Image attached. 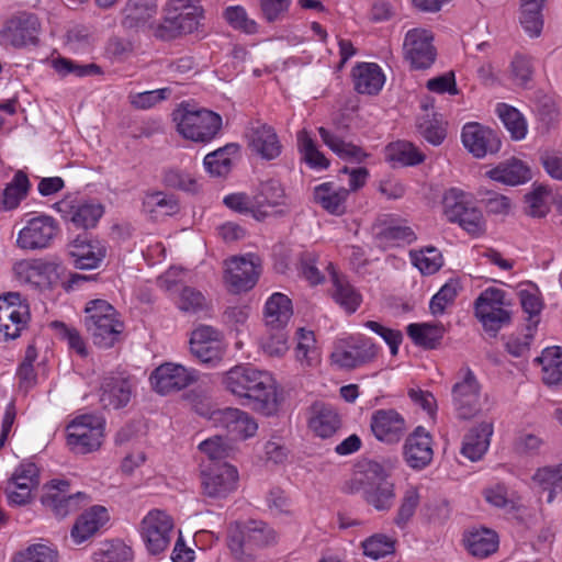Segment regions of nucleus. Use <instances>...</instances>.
<instances>
[{"label":"nucleus","mask_w":562,"mask_h":562,"mask_svg":"<svg viewBox=\"0 0 562 562\" xmlns=\"http://www.w3.org/2000/svg\"><path fill=\"white\" fill-rule=\"evenodd\" d=\"M222 384L227 392L247 401L254 411L265 416L274 415L279 409L276 381L267 371L251 366H235L225 372Z\"/></svg>","instance_id":"f257e3e1"},{"label":"nucleus","mask_w":562,"mask_h":562,"mask_svg":"<svg viewBox=\"0 0 562 562\" xmlns=\"http://www.w3.org/2000/svg\"><path fill=\"white\" fill-rule=\"evenodd\" d=\"M202 19L199 0H168L162 21L151 25L153 35L161 41L175 40L196 31Z\"/></svg>","instance_id":"f03ea898"},{"label":"nucleus","mask_w":562,"mask_h":562,"mask_svg":"<svg viewBox=\"0 0 562 562\" xmlns=\"http://www.w3.org/2000/svg\"><path fill=\"white\" fill-rule=\"evenodd\" d=\"M85 313V327L92 342L102 349L112 348L124 328L115 308L106 301L97 299L87 303Z\"/></svg>","instance_id":"7ed1b4c3"},{"label":"nucleus","mask_w":562,"mask_h":562,"mask_svg":"<svg viewBox=\"0 0 562 562\" xmlns=\"http://www.w3.org/2000/svg\"><path fill=\"white\" fill-rule=\"evenodd\" d=\"M172 115L178 132L193 142H210L222 128V116L206 109L181 104Z\"/></svg>","instance_id":"20e7f679"},{"label":"nucleus","mask_w":562,"mask_h":562,"mask_svg":"<svg viewBox=\"0 0 562 562\" xmlns=\"http://www.w3.org/2000/svg\"><path fill=\"white\" fill-rule=\"evenodd\" d=\"M104 436V422L94 415L76 417L67 426V445L77 454L98 450Z\"/></svg>","instance_id":"39448f33"},{"label":"nucleus","mask_w":562,"mask_h":562,"mask_svg":"<svg viewBox=\"0 0 562 562\" xmlns=\"http://www.w3.org/2000/svg\"><path fill=\"white\" fill-rule=\"evenodd\" d=\"M505 292L488 288L475 300V316L484 329L495 337L499 329L510 322V313L504 308Z\"/></svg>","instance_id":"423d86ee"},{"label":"nucleus","mask_w":562,"mask_h":562,"mask_svg":"<svg viewBox=\"0 0 562 562\" xmlns=\"http://www.w3.org/2000/svg\"><path fill=\"white\" fill-rule=\"evenodd\" d=\"M69 486L70 483L67 480H52L43 487L44 494L41 502L58 518L79 510L90 501L89 495L83 492L67 494Z\"/></svg>","instance_id":"0eeeda50"},{"label":"nucleus","mask_w":562,"mask_h":562,"mask_svg":"<svg viewBox=\"0 0 562 562\" xmlns=\"http://www.w3.org/2000/svg\"><path fill=\"white\" fill-rule=\"evenodd\" d=\"M190 350L201 363L215 367L226 350L223 334L212 326L200 325L191 333Z\"/></svg>","instance_id":"6e6552de"},{"label":"nucleus","mask_w":562,"mask_h":562,"mask_svg":"<svg viewBox=\"0 0 562 562\" xmlns=\"http://www.w3.org/2000/svg\"><path fill=\"white\" fill-rule=\"evenodd\" d=\"M139 529L146 549L150 554L156 555L168 548L173 521L165 512L153 509L143 518Z\"/></svg>","instance_id":"1a4fd4ad"},{"label":"nucleus","mask_w":562,"mask_h":562,"mask_svg":"<svg viewBox=\"0 0 562 562\" xmlns=\"http://www.w3.org/2000/svg\"><path fill=\"white\" fill-rule=\"evenodd\" d=\"M458 381L452 386L453 407L461 419L474 417L480 407V384L470 368H462Z\"/></svg>","instance_id":"9d476101"},{"label":"nucleus","mask_w":562,"mask_h":562,"mask_svg":"<svg viewBox=\"0 0 562 562\" xmlns=\"http://www.w3.org/2000/svg\"><path fill=\"white\" fill-rule=\"evenodd\" d=\"M432 41L431 32L425 29H413L406 33L403 54L412 69L425 70L435 63L437 50Z\"/></svg>","instance_id":"9b49d317"},{"label":"nucleus","mask_w":562,"mask_h":562,"mask_svg":"<svg viewBox=\"0 0 562 562\" xmlns=\"http://www.w3.org/2000/svg\"><path fill=\"white\" fill-rule=\"evenodd\" d=\"M2 490L9 505L24 506L32 503L35 492V463L31 460L21 462L3 483Z\"/></svg>","instance_id":"f8f14e48"},{"label":"nucleus","mask_w":562,"mask_h":562,"mask_svg":"<svg viewBox=\"0 0 562 562\" xmlns=\"http://www.w3.org/2000/svg\"><path fill=\"white\" fill-rule=\"evenodd\" d=\"M261 272V260L254 254L233 257L226 261L225 282L235 293L248 291L255 286Z\"/></svg>","instance_id":"ddd939ff"},{"label":"nucleus","mask_w":562,"mask_h":562,"mask_svg":"<svg viewBox=\"0 0 562 562\" xmlns=\"http://www.w3.org/2000/svg\"><path fill=\"white\" fill-rule=\"evenodd\" d=\"M237 469L227 462L211 463L201 472L203 495L225 498L237 488Z\"/></svg>","instance_id":"4468645a"},{"label":"nucleus","mask_w":562,"mask_h":562,"mask_svg":"<svg viewBox=\"0 0 562 562\" xmlns=\"http://www.w3.org/2000/svg\"><path fill=\"white\" fill-rule=\"evenodd\" d=\"M195 370H189L181 364L167 362L160 364L150 374L154 390L166 395L186 389L198 380Z\"/></svg>","instance_id":"2eb2a0df"},{"label":"nucleus","mask_w":562,"mask_h":562,"mask_svg":"<svg viewBox=\"0 0 562 562\" xmlns=\"http://www.w3.org/2000/svg\"><path fill=\"white\" fill-rule=\"evenodd\" d=\"M378 346L370 339L359 336L346 346H337L331 360L342 369H355L372 362L378 356Z\"/></svg>","instance_id":"dca6fc26"},{"label":"nucleus","mask_w":562,"mask_h":562,"mask_svg":"<svg viewBox=\"0 0 562 562\" xmlns=\"http://www.w3.org/2000/svg\"><path fill=\"white\" fill-rule=\"evenodd\" d=\"M35 20L32 13L21 11L12 14L0 30V44L21 48L34 41Z\"/></svg>","instance_id":"f3484780"},{"label":"nucleus","mask_w":562,"mask_h":562,"mask_svg":"<svg viewBox=\"0 0 562 562\" xmlns=\"http://www.w3.org/2000/svg\"><path fill=\"white\" fill-rule=\"evenodd\" d=\"M249 148L262 159L272 160L280 156L282 145L274 128L261 121H252L246 130Z\"/></svg>","instance_id":"a211bd4d"},{"label":"nucleus","mask_w":562,"mask_h":562,"mask_svg":"<svg viewBox=\"0 0 562 562\" xmlns=\"http://www.w3.org/2000/svg\"><path fill=\"white\" fill-rule=\"evenodd\" d=\"M213 424L224 429L232 439H246L256 434L258 425L246 413L238 408L227 407L211 414Z\"/></svg>","instance_id":"6ab92c4d"},{"label":"nucleus","mask_w":562,"mask_h":562,"mask_svg":"<svg viewBox=\"0 0 562 562\" xmlns=\"http://www.w3.org/2000/svg\"><path fill=\"white\" fill-rule=\"evenodd\" d=\"M462 143L476 158L495 154L501 148V139L497 133L475 122L463 126Z\"/></svg>","instance_id":"aec40b11"},{"label":"nucleus","mask_w":562,"mask_h":562,"mask_svg":"<svg viewBox=\"0 0 562 562\" xmlns=\"http://www.w3.org/2000/svg\"><path fill=\"white\" fill-rule=\"evenodd\" d=\"M370 427L374 437L387 445L398 442L406 430L405 419L395 409L375 411L371 416Z\"/></svg>","instance_id":"412c9836"},{"label":"nucleus","mask_w":562,"mask_h":562,"mask_svg":"<svg viewBox=\"0 0 562 562\" xmlns=\"http://www.w3.org/2000/svg\"><path fill=\"white\" fill-rule=\"evenodd\" d=\"M68 254L75 268L90 270L98 268L106 256V247L99 240L78 236L68 246Z\"/></svg>","instance_id":"4be33fe9"},{"label":"nucleus","mask_w":562,"mask_h":562,"mask_svg":"<svg viewBox=\"0 0 562 562\" xmlns=\"http://www.w3.org/2000/svg\"><path fill=\"white\" fill-rule=\"evenodd\" d=\"M133 396V384L128 378L111 375L100 386V403L105 409L125 407Z\"/></svg>","instance_id":"5701e85b"},{"label":"nucleus","mask_w":562,"mask_h":562,"mask_svg":"<svg viewBox=\"0 0 562 562\" xmlns=\"http://www.w3.org/2000/svg\"><path fill=\"white\" fill-rule=\"evenodd\" d=\"M431 437L423 428L417 427L404 445V458L407 464L415 470H422L432 460Z\"/></svg>","instance_id":"b1692460"},{"label":"nucleus","mask_w":562,"mask_h":562,"mask_svg":"<svg viewBox=\"0 0 562 562\" xmlns=\"http://www.w3.org/2000/svg\"><path fill=\"white\" fill-rule=\"evenodd\" d=\"M355 89L361 94H376L383 87L384 75L376 64L362 63L352 69Z\"/></svg>","instance_id":"393cba45"},{"label":"nucleus","mask_w":562,"mask_h":562,"mask_svg":"<svg viewBox=\"0 0 562 562\" xmlns=\"http://www.w3.org/2000/svg\"><path fill=\"white\" fill-rule=\"evenodd\" d=\"M109 514L105 507L95 505L83 513L71 529V537L81 543L94 535L106 521Z\"/></svg>","instance_id":"a878e982"},{"label":"nucleus","mask_w":562,"mask_h":562,"mask_svg":"<svg viewBox=\"0 0 562 562\" xmlns=\"http://www.w3.org/2000/svg\"><path fill=\"white\" fill-rule=\"evenodd\" d=\"M492 434L493 425L491 423L484 422L471 428L464 436L461 453L471 461L481 459L490 446Z\"/></svg>","instance_id":"bb28decb"},{"label":"nucleus","mask_w":562,"mask_h":562,"mask_svg":"<svg viewBox=\"0 0 562 562\" xmlns=\"http://www.w3.org/2000/svg\"><path fill=\"white\" fill-rule=\"evenodd\" d=\"M348 195V189H336L330 182L322 183L314 189V201L328 213L337 216L346 213Z\"/></svg>","instance_id":"cd10ccee"},{"label":"nucleus","mask_w":562,"mask_h":562,"mask_svg":"<svg viewBox=\"0 0 562 562\" xmlns=\"http://www.w3.org/2000/svg\"><path fill=\"white\" fill-rule=\"evenodd\" d=\"M406 331L416 346L436 349L441 344L446 328L441 323H412Z\"/></svg>","instance_id":"c85d7f7f"},{"label":"nucleus","mask_w":562,"mask_h":562,"mask_svg":"<svg viewBox=\"0 0 562 562\" xmlns=\"http://www.w3.org/2000/svg\"><path fill=\"white\" fill-rule=\"evenodd\" d=\"M293 314L291 300L282 293H273L265 306V322L269 329L285 327Z\"/></svg>","instance_id":"c756f323"},{"label":"nucleus","mask_w":562,"mask_h":562,"mask_svg":"<svg viewBox=\"0 0 562 562\" xmlns=\"http://www.w3.org/2000/svg\"><path fill=\"white\" fill-rule=\"evenodd\" d=\"M487 176L497 182L517 186L530 179V170L521 160L513 158L487 171Z\"/></svg>","instance_id":"7c9ffc66"},{"label":"nucleus","mask_w":562,"mask_h":562,"mask_svg":"<svg viewBox=\"0 0 562 562\" xmlns=\"http://www.w3.org/2000/svg\"><path fill=\"white\" fill-rule=\"evenodd\" d=\"M363 498L376 510H387L392 507L395 497L394 485L391 482H363L360 481Z\"/></svg>","instance_id":"2f4dec72"},{"label":"nucleus","mask_w":562,"mask_h":562,"mask_svg":"<svg viewBox=\"0 0 562 562\" xmlns=\"http://www.w3.org/2000/svg\"><path fill=\"white\" fill-rule=\"evenodd\" d=\"M239 145L229 143L204 157L203 165L213 177H226L233 166L232 156L237 155Z\"/></svg>","instance_id":"473e14b6"},{"label":"nucleus","mask_w":562,"mask_h":562,"mask_svg":"<svg viewBox=\"0 0 562 562\" xmlns=\"http://www.w3.org/2000/svg\"><path fill=\"white\" fill-rule=\"evenodd\" d=\"M544 2L546 0H520L519 22L530 37H538L541 34Z\"/></svg>","instance_id":"72a5a7b5"},{"label":"nucleus","mask_w":562,"mask_h":562,"mask_svg":"<svg viewBox=\"0 0 562 562\" xmlns=\"http://www.w3.org/2000/svg\"><path fill=\"white\" fill-rule=\"evenodd\" d=\"M124 13L125 27L144 26L157 13V0H128Z\"/></svg>","instance_id":"f704fd0d"},{"label":"nucleus","mask_w":562,"mask_h":562,"mask_svg":"<svg viewBox=\"0 0 562 562\" xmlns=\"http://www.w3.org/2000/svg\"><path fill=\"white\" fill-rule=\"evenodd\" d=\"M340 426L338 414L328 406L314 405L310 428L321 438L331 437Z\"/></svg>","instance_id":"c9c22d12"},{"label":"nucleus","mask_w":562,"mask_h":562,"mask_svg":"<svg viewBox=\"0 0 562 562\" xmlns=\"http://www.w3.org/2000/svg\"><path fill=\"white\" fill-rule=\"evenodd\" d=\"M318 133L324 144L342 159H350L360 162L368 156L361 147L352 143L345 142L340 136L333 134L323 126L318 127Z\"/></svg>","instance_id":"e433bc0d"},{"label":"nucleus","mask_w":562,"mask_h":562,"mask_svg":"<svg viewBox=\"0 0 562 562\" xmlns=\"http://www.w3.org/2000/svg\"><path fill=\"white\" fill-rule=\"evenodd\" d=\"M385 157L389 161L401 166H415L425 160V155L412 143L398 140L386 146Z\"/></svg>","instance_id":"4c0bfd02"},{"label":"nucleus","mask_w":562,"mask_h":562,"mask_svg":"<svg viewBox=\"0 0 562 562\" xmlns=\"http://www.w3.org/2000/svg\"><path fill=\"white\" fill-rule=\"evenodd\" d=\"M467 548L469 552L477 558H486L494 553L498 548V536L491 529L483 528L474 530L467 537Z\"/></svg>","instance_id":"58836bf2"},{"label":"nucleus","mask_w":562,"mask_h":562,"mask_svg":"<svg viewBox=\"0 0 562 562\" xmlns=\"http://www.w3.org/2000/svg\"><path fill=\"white\" fill-rule=\"evenodd\" d=\"M538 361L542 364V381L547 385L562 383V352L559 347L546 348Z\"/></svg>","instance_id":"ea45409f"},{"label":"nucleus","mask_w":562,"mask_h":562,"mask_svg":"<svg viewBox=\"0 0 562 562\" xmlns=\"http://www.w3.org/2000/svg\"><path fill=\"white\" fill-rule=\"evenodd\" d=\"M50 66L61 77L74 75L76 77H92L101 76L103 74L102 68L97 64H78L69 58L58 56L52 59Z\"/></svg>","instance_id":"a19ab883"},{"label":"nucleus","mask_w":562,"mask_h":562,"mask_svg":"<svg viewBox=\"0 0 562 562\" xmlns=\"http://www.w3.org/2000/svg\"><path fill=\"white\" fill-rule=\"evenodd\" d=\"M469 195L462 190L451 188L442 198L443 214L449 222H456L462 213L473 206Z\"/></svg>","instance_id":"79ce46f5"},{"label":"nucleus","mask_w":562,"mask_h":562,"mask_svg":"<svg viewBox=\"0 0 562 562\" xmlns=\"http://www.w3.org/2000/svg\"><path fill=\"white\" fill-rule=\"evenodd\" d=\"M246 539L248 547L263 548L277 540V532L272 527L262 520L249 519L245 521Z\"/></svg>","instance_id":"37998d69"},{"label":"nucleus","mask_w":562,"mask_h":562,"mask_svg":"<svg viewBox=\"0 0 562 562\" xmlns=\"http://www.w3.org/2000/svg\"><path fill=\"white\" fill-rule=\"evenodd\" d=\"M31 182L23 171H18L9 182L2 194V204L5 210L15 209L26 196Z\"/></svg>","instance_id":"c03bdc74"},{"label":"nucleus","mask_w":562,"mask_h":562,"mask_svg":"<svg viewBox=\"0 0 562 562\" xmlns=\"http://www.w3.org/2000/svg\"><path fill=\"white\" fill-rule=\"evenodd\" d=\"M284 199V190L281 183L270 179L260 183L258 192L254 195V204L258 209L257 212L263 214L260 209L263 206L282 205Z\"/></svg>","instance_id":"a18cd8bd"},{"label":"nucleus","mask_w":562,"mask_h":562,"mask_svg":"<svg viewBox=\"0 0 562 562\" xmlns=\"http://www.w3.org/2000/svg\"><path fill=\"white\" fill-rule=\"evenodd\" d=\"M297 146L305 162L312 168L326 169L329 160L317 149L314 139L306 130L297 132Z\"/></svg>","instance_id":"49530a36"},{"label":"nucleus","mask_w":562,"mask_h":562,"mask_svg":"<svg viewBox=\"0 0 562 562\" xmlns=\"http://www.w3.org/2000/svg\"><path fill=\"white\" fill-rule=\"evenodd\" d=\"M63 267L57 258L37 259V289L52 290L60 281Z\"/></svg>","instance_id":"de8ad7c7"},{"label":"nucleus","mask_w":562,"mask_h":562,"mask_svg":"<svg viewBox=\"0 0 562 562\" xmlns=\"http://www.w3.org/2000/svg\"><path fill=\"white\" fill-rule=\"evenodd\" d=\"M94 34L86 25H75L67 31L66 46L75 54H87L92 50Z\"/></svg>","instance_id":"09e8293b"},{"label":"nucleus","mask_w":562,"mask_h":562,"mask_svg":"<svg viewBox=\"0 0 562 562\" xmlns=\"http://www.w3.org/2000/svg\"><path fill=\"white\" fill-rule=\"evenodd\" d=\"M104 213L101 203L86 202L72 207L70 221L81 228H91L97 225Z\"/></svg>","instance_id":"8fccbe9b"},{"label":"nucleus","mask_w":562,"mask_h":562,"mask_svg":"<svg viewBox=\"0 0 562 562\" xmlns=\"http://www.w3.org/2000/svg\"><path fill=\"white\" fill-rule=\"evenodd\" d=\"M334 281V299L349 314L355 313L361 303V295L346 280L338 276L333 277Z\"/></svg>","instance_id":"3c124183"},{"label":"nucleus","mask_w":562,"mask_h":562,"mask_svg":"<svg viewBox=\"0 0 562 562\" xmlns=\"http://www.w3.org/2000/svg\"><path fill=\"white\" fill-rule=\"evenodd\" d=\"M532 479L542 486V492L547 494V502L551 503L555 494L562 492V464L558 468L540 469Z\"/></svg>","instance_id":"603ef678"},{"label":"nucleus","mask_w":562,"mask_h":562,"mask_svg":"<svg viewBox=\"0 0 562 562\" xmlns=\"http://www.w3.org/2000/svg\"><path fill=\"white\" fill-rule=\"evenodd\" d=\"M360 477L355 479L350 482V485L348 487V491L350 493H356L361 490L360 481L363 480V482H389L386 480L387 472L383 464H381L378 461L374 460H368L364 461L362 464H360Z\"/></svg>","instance_id":"864d4df0"},{"label":"nucleus","mask_w":562,"mask_h":562,"mask_svg":"<svg viewBox=\"0 0 562 562\" xmlns=\"http://www.w3.org/2000/svg\"><path fill=\"white\" fill-rule=\"evenodd\" d=\"M497 111L512 137L514 139H522L527 133V125L519 111L506 104L498 105Z\"/></svg>","instance_id":"5fc2aeb1"},{"label":"nucleus","mask_w":562,"mask_h":562,"mask_svg":"<svg viewBox=\"0 0 562 562\" xmlns=\"http://www.w3.org/2000/svg\"><path fill=\"white\" fill-rule=\"evenodd\" d=\"M224 18L227 23L237 31L246 34H255L258 31V24L250 19L241 5H232L225 9Z\"/></svg>","instance_id":"6e6d98bb"},{"label":"nucleus","mask_w":562,"mask_h":562,"mask_svg":"<svg viewBox=\"0 0 562 562\" xmlns=\"http://www.w3.org/2000/svg\"><path fill=\"white\" fill-rule=\"evenodd\" d=\"M394 540L390 537L376 533L362 542L363 552L373 560H379L394 552Z\"/></svg>","instance_id":"4d7b16f0"},{"label":"nucleus","mask_w":562,"mask_h":562,"mask_svg":"<svg viewBox=\"0 0 562 562\" xmlns=\"http://www.w3.org/2000/svg\"><path fill=\"white\" fill-rule=\"evenodd\" d=\"M411 256L414 265L424 274H432L437 272L442 266L441 255L434 247H429L420 251H412Z\"/></svg>","instance_id":"13d9d810"},{"label":"nucleus","mask_w":562,"mask_h":562,"mask_svg":"<svg viewBox=\"0 0 562 562\" xmlns=\"http://www.w3.org/2000/svg\"><path fill=\"white\" fill-rule=\"evenodd\" d=\"M269 334L267 337L261 340L262 350L271 357H281L283 356L288 349V334L284 330V327H274L273 329H269Z\"/></svg>","instance_id":"bf43d9fd"},{"label":"nucleus","mask_w":562,"mask_h":562,"mask_svg":"<svg viewBox=\"0 0 562 562\" xmlns=\"http://www.w3.org/2000/svg\"><path fill=\"white\" fill-rule=\"evenodd\" d=\"M132 559V550L121 541L105 543L94 553L97 562H128Z\"/></svg>","instance_id":"052dcab7"},{"label":"nucleus","mask_w":562,"mask_h":562,"mask_svg":"<svg viewBox=\"0 0 562 562\" xmlns=\"http://www.w3.org/2000/svg\"><path fill=\"white\" fill-rule=\"evenodd\" d=\"M15 316L19 324L20 322H27L30 319L29 306L20 302V294L10 292L4 296H0V316Z\"/></svg>","instance_id":"680f3d73"},{"label":"nucleus","mask_w":562,"mask_h":562,"mask_svg":"<svg viewBox=\"0 0 562 562\" xmlns=\"http://www.w3.org/2000/svg\"><path fill=\"white\" fill-rule=\"evenodd\" d=\"M171 89L170 88H161L156 89L151 91H144L139 93L130 94V103L135 108L139 110H147L159 102L167 100L171 95Z\"/></svg>","instance_id":"e2e57ef3"},{"label":"nucleus","mask_w":562,"mask_h":562,"mask_svg":"<svg viewBox=\"0 0 562 562\" xmlns=\"http://www.w3.org/2000/svg\"><path fill=\"white\" fill-rule=\"evenodd\" d=\"M199 449L209 457L212 463L221 462V460L229 457L232 452V447L220 435L202 441Z\"/></svg>","instance_id":"0e129e2a"},{"label":"nucleus","mask_w":562,"mask_h":562,"mask_svg":"<svg viewBox=\"0 0 562 562\" xmlns=\"http://www.w3.org/2000/svg\"><path fill=\"white\" fill-rule=\"evenodd\" d=\"M35 350L32 346L29 347L25 358L19 366L16 378L19 380V387L25 393L31 391L35 384Z\"/></svg>","instance_id":"69168bd1"},{"label":"nucleus","mask_w":562,"mask_h":562,"mask_svg":"<svg viewBox=\"0 0 562 562\" xmlns=\"http://www.w3.org/2000/svg\"><path fill=\"white\" fill-rule=\"evenodd\" d=\"M467 233L472 236H480L485 231V222L482 212L473 205L470 210L462 213L460 218L456 220Z\"/></svg>","instance_id":"338daca9"},{"label":"nucleus","mask_w":562,"mask_h":562,"mask_svg":"<svg viewBox=\"0 0 562 562\" xmlns=\"http://www.w3.org/2000/svg\"><path fill=\"white\" fill-rule=\"evenodd\" d=\"M164 182L166 186L179 189L190 193L199 191V184L194 178L189 173L182 172L178 169H169L165 172Z\"/></svg>","instance_id":"774afa93"}]
</instances>
